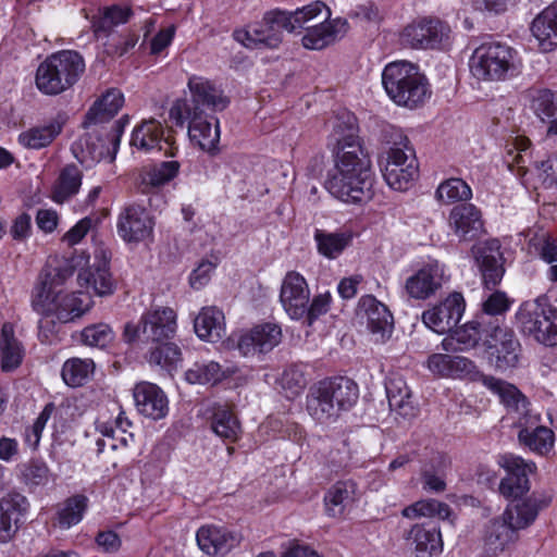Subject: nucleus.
Returning <instances> with one entry per match:
<instances>
[{
    "label": "nucleus",
    "instance_id": "28",
    "mask_svg": "<svg viewBox=\"0 0 557 557\" xmlns=\"http://www.w3.org/2000/svg\"><path fill=\"white\" fill-rule=\"evenodd\" d=\"M77 283L86 290L85 294L94 293L100 297L109 296L115 289L114 281L106 261L95 262L82 269L77 274Z\"/></svg>",
    "mask_w": 557,
    "mask_h": 557
},
{
    "label": "nucleus",
    "instance_id": "2",
    "mask_svg": "<svg viewBox=\"0 0 557 557\" xmlns=\"http://www.w3.org/2000/svg\"><path fill=\"white\" fill-rule=\"evenodd\" d=\"M72 274L67 267L48 263L32 292L33 310L44 317L54 315L62 323L74 321L89 311L92 307L90 295L83 292L64 294V285Z\"/></svg>",
    "mask_w": 557,
    "mask_h": 557
},
{
    "label": "nucleus",
    "instance_id": "27",
    "mask_svg": "<svg viewBox=\"0 0 557 557\" xmlns=\"http://www.w3.org/2000/svg\"><path fill=\"white\" fill-rule=\"evenodd\" d=\"M481 383L492 394L496 395L509 411L517 412L520 417H522L525 411H533L529 408L527 397L513 384L493 375L481 376Z\"/></svg>",
    "mask_w": 557,
    "mask_h": 557
},
{
    "label": "nucleus",
    "instance_id": "48",
    "mask_svg": "<svg viewBox=\"0 0 557 557\" xmlns=\"http://www.w3.org/2000/svg\"><path fill=\"white\" fill-rule=\"evenodd\" d=\"M434 198L438 205L449 206L470 200L472 198V189L463 180L450 177L438 184Z\"/></svg>",
    "mask_w": 557,
    "mask_h": 557
},
{
    "label": "nucleus",
    "instance_id": "56",
    "mask_svg": "<svg viewBox=\"0 0 557 557\" xmlns=\"http://www.w3.org/2000/svg\"><path fill=\"white\" fill-rule=\"evenodd\" d=\"M22 482L30 490L47 486L55 481V475L50 471L46 462L30 460L23 465L21 470Z\"/></svg>",
    "mask_w": 557,
    "mask_h": 557
},
{
    "label": "nucleus",
    "instance_id": "7",
    "mask_svg": "<svg viewBox=\"0 0 557 557\" xmlns=\"http://www.w3.org/2000/svg\"><path fill=\"white\" fill-rule=\"evenodd\" d=\"M380 166L386 184L394 190L409 189L419 175V165L413 148L407 137L399 135L380 158Z\"/></svg>",
    "mask_w": 557,
    "mask_h": 557
},
{
    "label": "nucleus",
    "instance_id": "46",
    "mask_svg": "<svg viewBox=\"0 0 557 557\" xmlns=\"http://www.w3.org/2000/svg\"><path fill=\"white\" fill-rule=\"evenodd\" d=\"M75 159L85 168H90L103 156V145L92 133L86 132L71 147Z\"/></svg>",
    "mask_w": 557,
    "mask_h": 557
},
{
    "label": "nucleus",
    "instance_id": "62",
    "mask_svg": "<svg viewBox=\"0 0 557 557\" xmlns=\"http://www.w3.org/2000/svg\"><path fill=\"white\" fill-rule=\"evenodd\" d=\"M261 25L264 26L265 34L274 36L277 39V45L282 41L283 30L293 33V26L288 24L285 11L282 10H272L267 12Z\"/></svg>",
    "mask_w": 557,
    "mask_h": 557
},
{
    "label": "nucleus",
    "instance_id": "1",
    "mask_svg": "<svg viewBox=\"0 0 557 557\" xmlns=\"http://www.w3.org/2000/svg\"><path fill=\"white\" fill-rule=\"evenodd\" d=\"M329 147L334 165L325 181L326 190L344 203L357 205L370 200L373 195L372 161L360 141L352 115L347 114L333 122Z\"/></svg>",
    "mask_w": 557,
    "mask_h": 557
},
{
    "label": "nucleus",
    "instance_id": "45",
    "mask_svg": "<svg viewBox=\"0 0 557 557\" xmlns=\"http://www.w3.org/2000/svg\"><path fill=\"white\" fill-rule=\"evenodd\" d=\"M484 338L478 322H468L457 329L449 337L443 339V348L447 351H467L478 346Z\"/></svg>",
    "mask_w": 557,
    "mask_h": 557
},
{
    "label": "nucleus",
    "instance_id": "16",
    "mask_svg": "<svg viewBox=\"0 0 557 557\" xmlns=\"http://www.w3.org/2000/svg\"><path fill=\"white\" fill-rule=\"evenodd\" d=\"M465 307L463 296L460 293H453L441 304L425 310L422 313V321L433 332L445 334L459 323Z\"/></svg>",
    "mask_w": 557,
    "mask_h": 557
},
{
    "label": "nucleus",
    "instance_id": "21",
    "mask_svg": "<svg viewBox=\"0 0 557 557\" xmlns=\"http://www.w3.org/2000/svg\"><path fill=\"white\" fill-rule=\"evenodd\" d=\"M473 255L485 287L492 288L499 284L505 273L499 242L491 239L480 243L473 247Z\"/></svg>",
    "mask_w": 557,
    "mask_h": 557
},
{
    "label": "nucleus",
    "instance_id": "13",
    "mask_svg": "<svg viewBox=\"0 0 557 557\" xmlns=\"http://www.w3.org/2000/svg\"><path fill=\"white\" fill-rule=\"evenodd\" d=\"M497 463L507 472L499 483V493L504 497L518 498L530 490L528 475L536 470L534 462L513 454H504L498 457Z\"/></svg>",
    "mask_w": 557,
    "mask_h": 557
},
{
    "label": "nucleus",
    "instance_id": "11",
    "mask_svg": "<svg viewBox=\"0 0 557 557\" xmlns=\"http://www.w3.org/2000/svg\"><path fill=\"white\" fill-rule=\"evenodd\" d=\"M448 278L447 267L436 259H429L406 278L404 290L411 299L425 300L434 296Z\"/></svg>",
    "mask_w": 557,
    "mask_h": 557
},
{
    "label": "nucleus",
    "instance_id": "26",
    "mask_svg": "<svg viewBox=\"0 0 557 557\" xmlns=\"http://www.w3.org/2000/svg\"><path fill=\"white\" fill-rule=\"evenodd\" d=\"M517 540L518 530L503 515L490 521L483 536L485 550L495 556L510 549Z\"/></svg>",
    "mask_w": 557,
    "mask_h": 557
},
{
    "label": "nucleus",
    "instance_id": "24",
    "mask_svg": "<svg viewBox=\"0 0 557 557\" xmlns=\"http://www.w3.org/2000/svg\"><path fill=\"white\" fill-rule=\"evenodd\" d=\"M240 535L224 527L207 524L198 529L196 541L208 556L225 555L240 543Z\"/></svg>",
    "mask_w": 557,
    "mask_h": 557
},
{
    "label": "nucleus",
    "instance_id": "47",
    "mask_svg": "<svg viewBox=\"0 0 557 557\" xmlns=\"http://www.w3.org/2000/svg\"><path fill=\"white\" fill-rule=\"evenodd\" d=\"M82 185V172L76 165H66L61 172L52 189V200L63 203L75 196Z\"/></svg>",
    "mask_w": 557,
    "mask_h": 557
},
{
    "label": "nucleus",
    "instance_id": "37",
    "mask_svg": "<svg viewBox=\"0 0 557 557\" xmlns=\"http://www.w3.org/2000/svg\"><path fill=\"white\" fill-rule=\"evenodd\" d=\"M124 96L117 89L108 90L98 99L86 114L85 127L112 119L123 107Z\"/></svg>",
    "mask_w": 557,
    "mask_h": 557
},
{
    "label": "nucleus",
    "instance_id": "55",
    "mask_svg": "<svg viewBox=\"0 0 557 557\" xmlns=\"http://www.w3.org/2000/svg\"><path fill=\"white\" fill-rule=\"evenodd\" d=\"M148 362L168 372H172L176 370L182 362L181 349L173 343L159 344L150 350Z\"/></svg>",
    "mask_w": 557,
    "mask_h": 557
},
{
    "label": "nucleus",
    "instance_id": "50",
    "mask_svg": "<svg viewBox=\"0 0 557 557\" xmlns=\"http://www.w3.org/2000/svg\"><path fill=\"white\" fill-rule=\"evenodd\" d=\"M512 146L513 149L508 150L506 163L508 169L521 181V183L527 185V175L529 173L527 168V163L529 161L528 150L531 146V141L524 136H516Z\"/></svg>",
    "mask_w": 557,
    "mask_h": 557
},
{
    "label": "nucleus",
    "instance_id": "49",
    "mask_svg": "<svg viewBox=\"0 0 557 557\" xmlns=\"http://www.w3.org/2000/svg\"><path fill=\"white\" fill-rule=\"evenodd\" d=\"M228 375L215 361L195 362L186 372L185 380L189 384L215 385Z\"/></svg>",
    "mask_w": 557,
    "mask_h": 557
},
{
    "label": "nucleus",
    "instance_id": "3",
    "mask_svg": "<svg viewBox=\"0 0 557 557\" xmlns=\"http://www.w3.org/2000/svg\"><path fill=\"white\" fill-rule=\"evenodd\" d=\"M381 76L386 95L397 106L416 109L424 104L432 95L426 76L412 62H389L384 66Z\"/></svg>",
    "mask_w": 557,
    "mask_h": 557
},
{
    "label": "nucleus",
    "instance_id": "15",
    "mask_svg": "<svg viewBox=\"0 0 557 557\" xmlns=\"http://www.w3.org/2000/svg\"><path fill=\"white\" fill-rule=\"evenodd\" d=\"M29 509V500L20 492L9 491L0 498V544H7L16 536Z\"/></svg>",
    "mask_w": 557,
    "mask_h": 557
},
{
    "label": "nucleus",
    "instance_id": "38",
    "mask_svg": "<svg viewBox=\"0 0 557 557\" xmlns=\"http://www.w3.org/2000/svg\"><path fill=\"white\" fill-rule=\"evenodd\" d=\"M352 237V233L348 230L327 232L317 228L313 235L319 253L327 259L339 257L350 245Z\"/></svg>",
    "mask_w": 557,
    "mask_h": 557
},
{
    "label": "nucleus",
    "instance_id": "25",
    "mask_svg": "<svg viewBox=\"0 0 557 557\" xmlns=\"http://www.w3.org/2000/svg\"><path fill=\"white\" fill-rule=\"evenodd\" d=\"M348 30V23L344 18L324 21L306 27L301 44L306 49L321 50L341 39Z\"/></svg>",
    "mask_w": 557,
    "mask_h": 557
},
{
    "label": "nucleus",
    "instance_id": "39",
    "mask_svg": "<svg viewBox=\"0 0 557 557\" xmlns=\"http://www.w3.org/2000/svg\"><path fill=\"white\" fill-rule=\"evenodd\" d=\"M64 120L58 116L49 123L32 127L18 136V143L28 149H41L49 146L61 133Z\"/></svg>",
    "mask_w": 557,
    "mask_h": 557
},
{
    "label": "nucleus",
    "instance_id": "64",
    "mask_svg": "<svg viewBox=\"0 0 557 557\" xmlns=\"http://www.w3.org/2000/svg\"><path fill=\"white\" fill-rule=\"evenodd\" d=\"M138 42V35L134 32H126L124 34L110 35V39L106 45L108 54L122 57L133 49Z\"/></svg>",
    "mask_w": 557,
    "mask_h": 557
},
{
    "label": "nucleus",
    "instance_id": "19",
    "mask_svg": "<svg viewBox=\"0 0 557 557\" xmlns=\"http://www.w3.org/2000/svg\"><path fill=\"white\" fill-rule=\"evenodd\" d=\"M540 420V413L534 411H525L522 417H519L518 438L530 450L539 455H546L554 447L555 436L550 429L539 424Z\"/></svg>",
    "mask_w": 557,
    "mask_h": 557
},
{
    "label": "nucleus",
    "instance_id": "52",
    "mask_svg": "<svg viewBox=\"0 0 557 557\" xmlns=\"http://www.w3.org/2000/svg\"><path fill=\"white\" fill-rule=\"evenodd\" d=\"M94 371L95 363L91 359L71 358L63 363L61 375L66 385L77 387L85 384Z\"/></svg>",
    "mask_w": 557,
    "mask_h": 557
},
{
    "label": "nucleus",
    "instance_id": "22",
    "mask_svg": "<svg viewBox=\"0 0 557 557\" xmlns=\"http://www.w3.org/2000/svg\"><path fill=\"white\" fill-rule=\"evenodd\" d=\"M187 88L190 94V107L213 111L224 110L230 101L223 91L209 78L200 75H190L187 81Z\"/></svg>",
    "mask_w": 557,
    "mask_h": 557
},
{
    "label": "nucleus",
    "instance_id": "40",
    "mask_svg": "<svg viewBox=\"0 0 557 557\" xmlns=\"http://www.w3.org/2000/svg\"><path fill=\"white\" fill-rule=\"evenodd\" d=\"M356 490V483L352 481H341L331 486L324 496L326 515L333 518L341 517L346 507L354 502Z\"/></svg>",
    "mask_w": 557,
    "mask_h": 557
},
{
    "label": "nucleus",
    "instance_id": "51",
    "mask_svg": "<svg viewBox=\"0 0 557 557\" xmlns=\"http://www.w3.org/2000/svg\"><path fill=\"white\" fill-rule=\"evenodd\" d=\"M401 515L408 519L437 517L442 520H446L451 518L453 512L447 504L428 498L420 499L405 507Z\"/></svg>",
    "mask_w": 557,
    "mask_h": 557
},
{
    "label": "nucleus",
    "instance_id": "5",
    "mask_svg": "<svg viewBox=\"0 0 557 557\" xmlns=\"http://www.w3.org/2000/svg\"><path fill=\"white\" fill-rule=\"evenodd\" d=\"M470 70L478 79L504 81L521 72L522 60L518 51L507 45H482L470 59Z\"/></svg>",
    "mask_w": 557,
    "mask_h": 557
},
{
    "label": "nucleus",
    "instance_id": "6",
    "mask_svg": "<svg viewBox=\"0 0 557 557\" xmlns=\"http://www.w3.org/2000/svg\"><path fill=\"white\" fill-rule=\"evenodd\" d=\"M170 120L175 125L184 127L190 143L199 149L212 152L220 141V126L218 119L210 121L202 109L190 107L187 99H177L169 112Z\"/></svg>",
    "mask_w": 557,
    "mask_h": 557
},
{
    "label": "nucleus",
    "instance_id": "14",
    "mask_svg": "<svg viewBox=\"0 0 557 557\" xmlns=\"http://www.w3.org/2000/svg\"><path fill=\"white\" fill-rule=\"evenodd\" d=\"M447 30V26L438 20L418 18L403 28L399 40L403 46L411 49H435L446 37Z\"/></svg>",
    "mask_w": 557,
    "mask_h": 557
},
{
    "label": "nucleus",
    "instance_id": "29",
    "mask_svg": "<svg viewBox=\"0 0 557 557\" xmlns=\"http://www.w3.org/2000/svg\"><path fill=\"white\" fill-rule=\"evenodd\" d=\"M448 223L460 240L473 239L483 226L480 211L471 203L456 206L449 213Z\"/></svg>",
    "mask_w": 557,
    "mask_h": 557
},
{
    "label": "nucleus",
    "instance_id": "43",
    "mask_svg": "<svg viewBox=\"0 0 557 557\" xmlns=\"http://www.w3.org/2000/svg\"><path fill=\"white\" fill-rule=\"evenodd\" d=\"M307 410L319 422H327L338 416L335 405L331 401L322 381L311 386L307 396Z\"/></svg>",
    "mask_w": 557,
    "mask_h": 557
},
{
    "label": "nucleus",
    "instance_id": "59",
    "mask_svg": "<svg viewBox=\"0 0 557 557\" xmlns=\"http://www.w3.org/2000/svg\"><path fill=\"white\" fill-rule=\"evenodd\" d=\"M54 410L55 406L52 403L47 404L34 423L25 429L24 442L33 450L38 448L42 432Z\"/></svg>",
    "mask_w": 557,
    "mask_h": 557
},
{
    "label": "nucleus",
    "instance_id": "18",
    "mask_svg": "<svg viewBox=\"0 0 557 557\" xmlns=\"http://www.w3.org/2000/svg\"><path fill=\"white\" fill-rule=\"evenodd\" d=\"M280 299L290 319L305 318L310 301V290L302 275L288 272L282 283Z\"/></svg>",
    "mask_w": 557,
    "mask_h": 557
},
{
    "label": "nucleus",
    "instance_id": "9",
    "mask_svg": "<svg viewBox=\"0 0 557 557\" xmlns=\"http://www.w3.org/2000/svg\"><path fill=\"white\" fill-rule=\"evenodd\" d=\"M483 347L490 364L497 371L506 372L519 366L521 344L509 326L488 324L484 330Z\"/></svg>",
    "mask_w": 557,
    "mask_h": 557
},
{
    "label": "nucleus",
    "instance_id": "41",
    "mask_svg": "<svg viewBox=\"0 0 557 557\" xmlns=\"http://www.w3.org/2000/svg\"><path fill=\"white\" fill-rule=\"evenodd\" d=\"M386 395L391 410L404 418H411L416 414V408L410 399L411 393L404 379L399 376L388 379Z\"/></svg>",
    "mask_w": 557,
    "mask_h": 557
},
{
    "label": "nucleus",
    "instance_id": "10",
    "mask_svg": "<svg viewBox=\"0 0 557 557\" xmlns=\"http://www.w3.org/2000/svg\"><path fill=\"white\" fill-rule=\"evenodd\" d=\"M176 313L169 307L157 308L145 312L139 324L127 323L124 327L125 342L133 343L140 337L146 342L161 343L176 333Z\"/></svg>",
    "mask_w": 557,
    "mask_h": 557
},
{
    "label": "nucleus",
    "instance_id": "8",
    "mask_svg": "<svg viewBox=\"0 0 557 557\" xmlns=\"http://www.w3.org/2000/svg\"><path fill=\"white\" fill-rule=\"evenodd\" d=\"M516 319L524 335L545 346L557 345V308L545 299L524 301L516 312Z\"/></svg>",
    "mask_w": 557,
    "mask_h": 557
},
{
    "label": "nucleus",
    "instance_id": "44",
    "mask_svg": "<svg viewBox=\"0 0 557 557\" xmlns=\"http://www.w3.org/2000/svg\"><path fill=\"white\" fill-rule=\"evenodd\" d=\"M163 139V126L154 120L149 119L143 121L140 125L135 127L132 134V146L143 151L149 152L152 150H159L160 144Z\"/></svg>",
    "mask_w": 557,
    "mask_h": 557
},
{
    "label": "nucleus",
    "instance_id": "23",
    "mask_svg": "<svg viewBox=\"0 0 557 557\" xmlns=\"http://www.w3.org/2000/svg\"><path fill=\"white\" fill-rule=\"evenodd\" d=\"M137 411L152 420L163 419L169 412V399L165 393L150 382H139L133 389Z\"/></svg>",
    "mask_w": 557,
    "mask_h": 557
},
{
    "label": "nucleus",
    "instance_id": "63",
    "mask_svg": "<svg viewBox=\"0 0 557 557\" xmlns=\"http://www.w3.org/2000/svg\"><path fill=\"white\" fill-rule=\"evenodd\" d=\"M450 379H468L471 381H481V373L476 364L467 357L453 356L450 361Z\"/></svg>",
    "mask_w": 557,
    "mask_h": 557
},
{
    "label": "nucleus",
    "instance_id": "54",
    "mask_svg": "<svg viewBox=\"0 0 557 557\" xmlns=\"http://www.w3.org/2000/svg\"><path fill=\"white\" fill-rule=\"evenodd\" d=\"M330 15V9L321 1H314L308 5L297 9L294 12L285 11V16L288 20V24L293 26V33L300 28L308 27V24L318 17H324L327 20Z\"/></svg>",
    "mask_w": 557,
    "mask_h": 557
},
{
    "label": "nucleus",
    "instance_id": "31",
    "mask_svg": "<svg viewBox=\"0 0 557 557\" xmlns=\"http://www.w3.org/2000/svg\"><path fill=\"white\" fill-rule=\"evenodd\" d=\"M25 357V347L16 337L14 325L3 323L0 331V368L3 372L16 370Z\"/></svg>",
    "mask_w": 557,
    "mask_h": 557
},
{
    "label": "nucleus",
    "instance_id": "58",
    "mask_svg": "<svg viewBox=\"0 0 557 557\" xmlns=\"http://www.w3.org/2000/svg\"><path fill=\"white\" fill-rule=\"evenodd\" d=\"M115 334L107 323H97L86 326L81 333L84 345L104 348L114 341Z\"/></svg>",
    "mask_w": 557,
    "mask_h": 557
},
{
    "label": "nucleus",
    "instance_id": "33",
    "mask_svg": "<svg viewBox=\"0 0 557 557\" xmlns=\"http://www.w3.org/2000/svg\"><path fill=\"white\" fill-rule=\"evenodd\" d=\"M408 541L414 548L416 557H432L443 549L442 534L436 527L414 524L409 531Z\"/></svg>",
    "mask_w": 557,
    "mask_h": 557
},
{
    "label": "nucleus",
    "instance_id": "53",
    "mask_svg": "<svg viewBox=\"0 0 557 557\" xmlns=\"http://www.w3.org/2000/svg\"><path fill=\"white\" fill-rule=\"evenodd\" d=\"M233 36L237 42L249 49L277 47V39L264 33V26L261 25V22L236 29Z\"/></svg>",
    "mask_w": 557,
    "mask_h": 557
},
{
    "label": "nucleus",
    "instance_id": "61",
    "mask_svg": "<svg viewBox=\"0 0 557 557\" xmlns=\"http://www.w3.org/2000/svg\"><path fill=\"white\" fill-rule=\"evenodd\" d=\"M178 172V164L174 161L162 162L150 169L143 176V184L150 187H159L171 181Z\"/></svg>",
    "mask_w": 557,
    "mask_h": 557
},
{
    "label": "nucleus",
    "instance_id": "30",
    "mask_svg": "<svg viewBox=\"0 0 557 557\" xmlns=\"http://www.w3.org/2000/svg\"><path fill=\"white\" fill-rule=\"evenodd\" d=\"M531 33L542 52L557 48V7L550 5L539 13L531 24Z\"/></svg>",
    "mask_w": 557,
    "mask_h": 557
},
{
    "label": "nucleus",
    "instance_id": "36",
    "mask_svg": "<svg viewBox=\"0 0 557 557\" xmlns=\"http://www.w3.org/2000/svg\"><path fill=\"white\" fill-rule=\"evenodd\" d=\"M322 383L338 414L357 403L359 391L354 381L347 377H335L323 380Z\"/></svg>",
    "mask_w": 557,
    "mask_h": 557
},
{
    "label": "nucleus",
    "instance_id": "60",
    "mask_svg": "<svg viewBox=\"0 0 557 557\" xmlns=\"http://www.w3.org/2000/svg\"><path fill=\"white\" fill-rule=\"evenodd\" d=\"M534 174L544 188L557 190V154H549L536 161Z\"/></svg>",
    "mask_w": 557,
    "mask_h": 557
},
{
    "label": "nucleus",
    "instance_id": "32",
    "mask_svg": "<svg viewBox=\"0 0 557 557\" xmlns=\"http://www.w3.org/2000/svg\"><path fill=\"white\" fill-rule=\"evenodd\" d=\"M194 329L200 339L215 343L225 335V315L215 306L203 307L195 318Z\"/></svg>",
    "mask_w": 557,
    "mask_h": 557
},
{
    "label": "nucleus",
    "instance_id": "12",
    "mask_svg": "<svg viewBox=\"0 0 557 557\" xmlns=\"http://www.w3.org/2000/svg\"><path fill=\"white\" fill-rule=\"evenodd\" d=\"M154 224L153 216L144 206L132 203L120 211L116 232L124 243L138 245L152 240Z\"/></svg>",
    "mask_w": 557,
    "mask_h": 557
},
{
    "label": "nucleus",
    "instance_id": "42",
    "mask_svg": "<svg viewBox=\"0 0 557 557\" xmlns=\"http://www.w3.org/2000/svg\"><path fill=\"white\" fill-rule=\"evenodd\" d=\"M529 109L543 123L557 114V92L547 88H533L527 91Z\"/></svg>",
    "mask_w": 557,
    "mask_h": 557
},
{
    "label": "nucleus",
    "instance_id": "17",
    "mask_svg": "<svg viewBox=\"0 0 557 557\" xmlns=\"http://www.w3.org/2000/svg\"><path fill=\"white\" fill-rule=\"evenodd\" d=\"M358 315L366 323L375 343H383L391 336L393 317L387 307L375 297L367 295L360 298Z\"/></svg>",
    "mask_w": 557,
    "mask_h": 557
},
{
    "label": "nucleus",
    "instance_id": "35",
    "mask_svg": "<svg viewBox=\"0 0 557 557\" xmlns=\"http://www.w3.org/2000/svg\"><path fill=\"white\" fill-rule=\"evenodd\" d=\"M547 505L548 502L546 499L531 496L516 505H509L503 516L519 532L532 524L540 510Z\"/></svg>",
    "mask_w": 557,
    "mask_h": 557
},
{
    "label": "nucleus",
    "instance_id": "57",
    "mask_svg": "<svg viewBox=\"0 0 557 557\" xmlns=\"http://www.w3.org/2000/svg\"><path fill=\"white\" fill-rule=\"evenodd\" d=\"M88 506V498L75 495L69 498L58 511V524L62 529H70L82 521Z\"/></svg>",
    "mask_w": 557,
    "mask_h": 557
},
{
    "label": "nucleus",
    "instance_id": "20",
    "mask_svg": "<svg viewBox=\"0 0 557 557\" xmlns=\"http://www.w3.org/2000/svg\"><path fill=\"white\" fill-rule=\"evenodd\" d=\"M282 341V329L276 323H262L243 333L237 341L239 352L245 356L265 354Z\"/></svg>",
    "mask_w": 557,
    "mask_h": 557
},
{
    "label": "nucleus",
    "instance_id": "4",
    "mask_svg": "<svg viewBox=\"0 0 557 557\" xmlns=\"http://www.w3.org/2000/svg\"><path fill=\"white\" fill-rule=\"evenodd\" d=\"M85 71L83 57L74 50L48 55L37 67L35 84L45 95H59L71 88Z\"/></svg>",
    "mask_w": 557,
    "mask_h": 557
},
{
    "label": "nucleus",
    "instance_id": "34",
    "mask_svg": "<svg viewBox=\"0 0 557 557\" xmlns=\"http://www.w3.org/2000/svg\"><path fill=\"white\" fill-rule=\"evenodd\" d=\"M210 428L220 438L235 443L242 434L240 422L227 405L214 404L211 408Z\"/></svg>",
    "mask_w": 557,
    "mask_h": 557
}]
</instances>
